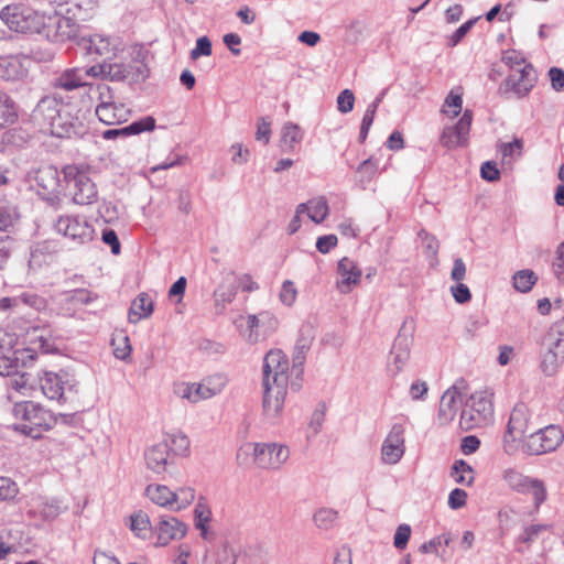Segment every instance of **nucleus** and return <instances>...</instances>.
<instances>
[{"instance_id":"obj_1","label":"nucleus","mask_w":564,"mask_h":564,"mask_svg":"<svg viewBox=\"0 0 564 564\" xmlns=\"http://www.w3.org/2000/svg\"><path fill=\"white\" fill-rule=\"evenodd\" d=\"M12 415L18 421L13 429L32 438H40L54 424L52 413L32 401L14 403Z\"/></svg>"},{"instance_id":"obj_2","label":"nucleus","mask_w":564,"mask_h":564,"mask_svg":"<svg viewBox=\"0 0 564 564\" xmlns=\"http://www.w3.org/2000/svg\"><path fill=\"white\" fill-rule=\"evenodd\" d=\"M0 18L8 28L20 33L42 34L46 14L23 4L6 6Z\"/></svg>"},{"instance_id":"obj_3","label":"nucleus","mask_w":564,"mask_h":564,"mask_svg":"<svg viewBox=\"0 0 564 564\" xmlns=\"http://www.w3.org/2000/svg\"><path fill=\"white\" fill-rule=\"evenodd\" d=\"M413 345V326L405 319L394 338L387 360V372L390 377H397L403 371L410 361Z\"/></svg>"},{"instance_id":"obj_4","label":"nucleus","mask_w":564,"mask_h":564,"mask_svg":"<svg viewBox=\"0 0 564 564\" xmlns=\"http://www.w3.org/2000/svg\"><path fill=\"white\" fill-rule=\"evenodd\" d=\"M64 177L73 185V200L77 205H91L98 199V191L88 171L79 165H66L63 169Z\"/></svg>"},{"instance_id":"obj_5","label":"nucleus","mask_w":564,"mask_h":564,"mask_svg":"<svg viewBox=\"0 0 564 564\" xmlns=\"http://www.w3.org/2000/svg\"><path fill=\"white\" fill-rule=\"evenodd\" d=\"M494 414L492 402L487 392H475L465 403L460 414V424L469 430L481 427L490 422Z\"/></svg>"},{"instance_id":"obj_6","label":"nucleus","mask_w":564,"mask_h":564,"mask_svg":"<svg viewBox=\"0 0 564 564\" xmlns=\"http://www.w3.org/2000/svg\"><path fill=\"white\" fill-rule=\"evenodd\" d=\"M97 297L87 289L65 291L51 297L52 307L50 313L63 317H74L78 310L93 303Z\"/></svg>"},{"instance_id":"obj_7","label":"nucleus","mask_w":564,"mask_h":564,"mask_svg":"<svg viewBox=\"0 0 564 564\" xmlns=\"http://www.w3.org/2000/svg\"><path fill=\"white\" fill-rule=\"evenodd\" d=\"M564 442L561 426L551 424L530 434L523 444L529 455H542L556 451Z\"/></svg>"},{"instance_id":"obj_8","label":"nucleus","mask_w":564,"mask_h":564,"mask_svg":"<svg viewBox=\"0 0 564 564\" xmlns=\"http://www.w3.org/2000/svg\"><path fill=\"white\" fill-rule=\"evenodd\" d=\"M77 45L85 55L105 58L116 57L123 50L118 37L102 33L82 34L77 37Z\"/></svg>"},{"instance_id":"obj_9","label":"nucleus","mask_w":564,"mask_h":564,"mask_svg":"<svg viewBox=\"0 0 564 564\" xmlns=\"http://www.w3.org/2000/svg\"><path fill=\"white\" fill-rule=\"evenodd\" d=\"M290 365L281 349L270 350L263 359V386H289Z\"/></svg>"},{"instance_id":"obj_10","label":"nucleus","mask_w":564,"mask_h":564,"mask_svg":"<svg viewBox=\"0 0 564 564\" xmlns=\"http://www.w3.org/2000/svg\"><path fill=\"white\" fill-rule=\"evenodd\" d=\"M106 80L124 82L139 80L144 78V65L132 57H118V55L106 57Z\"/></svg>"},{"instance_id":"obj_11","label":"nucleus","mask_w":564,"mask_h":564,"mask_svg":"<svg viewBox=\"0 0 564 564\" xmlns=\"http://www.w3.org/2000/svg\"><path fill=\"white\" fill-rule=\"evenodd\" d=\"M290 449L280 443L253 444V459L261 469L278 470L289 459Z\"/></svg>"},{"instance_id":"obj_12","label":"nucleus","mask_w":564,"mask_h":564,"mask_svg":"<svg viewBox=\"0 0 564 564\" xmlns=\"http://www.w3.org/2000/svg\"><path fill=\"white\" fill-rule=\"evenodd\" d=\"M77 32L78 25L74 20L54 12L46 15L41 35L51 42L63 43L76 37Z\"/></svg>"},{"instance_id":"obj_13","label":"nucleus","mask_w":564,"mask_h":564,"mask_svg":"<svg viewBox=\"0 0 564 564\" xmlns=\"http://www.w3.org/2000/svg\"><path fill=\"white\" fill-rule=\"evenodd\" d=\"M530 412L524 403H517L510 414L507 432L503 438V448L510 454L514 451V442L520 440L528 431Z\"/></svg>"},{"instance_id":"obj_14","label":"nucleus","mask_w":564,"mask_h":564,"mask_svg":"<svg viewBox=\"0 0 564 564\" xmlns=\"http://www.w3.org/2000/svg\"><path fill=\"white\" fill-rule=\"evenodd\" d=\"M405 427L394 423L381 445V460L387 465L398 464L405 453Z\"/></svg>"},{"instance_id":"obj_15","label":"nucleus","mask_w":564,"mask_h":564,"mask_svg":"<svg viewBox=\"0 0 564 564\" xmlns=\"http://www.w3.org/2000/svg\"><path fill=\"white\" fill-rule=\"evenodd\" d=\"M289 386H263L262 413L267 421L278 422L283 414Z\"/></svg>"},{"instance_id":"obj_16","label":"nucleus","mask_w":564,"mask_h":564,"mask_svg":"<svg viewBox=\"0 0 564 564\" xmlns=\"http://www.w3.org/2000/svg\"><path fill=\"white\" fill-rule=\"evenodd\" d=\"M58 234L78 242L85 243L93 238L94 229L84 219L75 216L59 217L55 224Z\"/></svg>"},{"instance_id":"obj_17","label":"nucleus","mask_w":564,"mask_h":564,"mask_svg":"<svg viewBox=\"0 0 564 564\" xmlns=\"http://www.w3.org/2000/svg\"><path fill=\"white\" fill-rule=\"evenodd\" d=\"M145 466L156 475H162L174 464L170 447L163 440L149 445L143 453Z\"/></svg>"},{"instance_id":"obj_18","label":"nucleus","mask_w":564,"mask_h":564,"mask_svg":"<svg viewBox=\"0 0 564 564\" xmlns=\"http://www.w3.org/2000/svg\"><path fill=\"white\" fill-rule=\"evenodd\" d=\"M471 111L465 110L456 124L444 128L441 135V143L447 149H455L458 147L466 145L471 127Z\"/></svg>"},{"instance_id":"obj_19","label":"nucleus","mask_w":564,"mask_h":564,"mask_svg":"<svg viewBox=\"0 0 564 564\" xmlns=\"http://www.w3.org/2000/svg\"><path fill=\"white\" fill-rule=\"evenodd\" d=\"M187 525L174 517H161L154 527L155 546H166L186 535Z\"/></svg>"},{"instance_id":"obj_20","label":"nucleus","mask_w":564,"mask_h":564,"mask_svg":"<svg viewBox=\"0 0 564 564\" xmlns=\"http://www.w3.org/2000/svg\"><path fill=\"white\" fill-rule=\"evenodd\" d=\"M39 384L47 399L56 401H62L66 391H70L73 388L67 373H56L53 371H44L39 377Z\"/></svg>"},{"instance_id":"obj_21","label":"nucleus","mask_w":564,"mask_h":564,"mask_svg":"<svg viewBox=\"0 0 564 564\" xmlns=\"http://www.w3.org/2000/svg\"><path fill=\"white\" fill-rule=\"evenodd\" d=\"M362 272L356 262L349 258H343L337 264L336 288L341 294H348L360 282Z\"/></svg>"},{"instance_id":"obj_22","label":"nucleus","mask_w":564,"mask_h":564,"mask_svg":"<svg viewBox=\"0 0 564 564\" xmlns=\"http://www.w3.org/2000/svg\"><path fill=\"white\" fill-rule=\"evenodd\" d=\"M62 108H65V106L56 97L45 96L33 109L31 118L44 131Z\"/></svg>"},{"instance_id":"obj_23","label":"nucleus","mask_w":564,"mask_h":564,"mask_svg":"<svg viewBox=\"0 0 564 564\" xmlns=\"http://www.w3.org/2000/svg\"><path fill=\"white\" fill-rule=\"evenodd\" d=\"M34 181L37 193L45 199H48L51 195H55L58 192L59 173L53 165L39 167L34 173Z\"/></svg>"},{"instance_id":"obj_24","label":"nucleus","mask_w":564,"mask_h":564,"mask_svg":"<svg viewBox=\"0 0 564 564\" xmlns=\"http://www.w3.org/2000/svg\"><path fill=\"white\" fill-rule=\"evenodd\" d=\"M535 74L531 64H524L506 79V85L519 97H524L533 88Z\"/></svg>"},{"instance_id":"obj_25","label":"nucleus","mask_w":564,"mask_h":564,"mask_svg":"<svg viewBox=\"0 0 564 564\" xmlns=\"http://www.w3.org/2000/svg\"><path fill=\"white\" fill-rule=\"evenodd\" d=\"M227 382V378L219 373L207 377L200 382H193L194 403L212 399L221 393Z\"/></svg>"},{"instance_id":"obj_26","label":"nucleus","mask_w":564,"mask_h":564,"mask_svg":"<svg viewBox=\"0 0 564 564\" xmlns=\"http://www.w3.org/2000/svg\"><path fill=\"white\" fill-rule=\"evenodd\" d=\"M247 328L249 330L248 340L257 341L260 335H267L276 327V318L267 311L259 314L248 315L246 318Z\"/></svg>"},{"instance_id":"obj_27","label":"nucleus","mask_w":564,"mask_h":564,"mask_svg":"<svg viewBox=\"0 0 564 564\" xmlns=\"http://www.w3.org/2000/svg\"><path fill=\"white\" fill-rule=\"evenodd\" d=\"M463 403L459 389L455 386L448 388L440 401L438 420L442 424H448L454 420Z\"/></svg>"},{"instance_id":"obj_28","label":"nucleus","mask_w":564,"mask_h":564,"mask_svg":"<svg viewBox=\"0 0 564 564\" xmlns=\"http://www.w3.org/2000/svg\"><path fill=\"white\" fill-rule=\"evenodd\" d=\"M312 341V329L310 327L302 328L294 347L293 366L291 369V373L294 375L296 379H299L303 372L301 367L305 361L306 352L310 350Z\"/></svg>"},{"instance_id":"obj_29","label":"nucleus","mask_w":564,"mask_h":564,"mask_svg":"<svg viewBox=\"0 0 564 564\" xmlns=\"http://www.w3.org/2000/svg\"><path fill=\"white\" fill-rule=\"evenodd\" d=\"M64 509L59 500L39 496L32 498L29 512L51 521L57 518Z\"/></svg>"},{"instance_id":"obj_30","label":"nucleus","mask_w":564,"mask_h":564,"mask_svg":"<svg viewBox=\"0 0 564 564\" xmlns=\"http://www.w3.org/2000/svg\"><path fill=\"white\" fill-rule=\"evenodd\" d=\"M95 113L100 122L111 126L126 122L131 111L123 102L116 99L111 104L106 105L104 109H95Z\"/></svg>"},{"instance_id":"obj_31","label":"nucleus","mask_w":564,"mask_h":564,"mask_svg":"<svg viewBox=\"0 0 564 564\" xmlns=\"http://www.w3.org/2000/svg\"><path fill=\"white\" fill-rule=\"evenodd\" d=\"M155 128V119L151 116L144 117L123 128L109 129L102 132L105 140H112L119 137L135 135L141 132L152 131Z\"/></svg>"},{"instance_id":"obj_32","label":"nucleus","mask_w":564,"mask_h":564,"mask_svg":"<svg viewBox=\"0 0 564 564\" xmlns=\"http://www.w3.org/2000/svg\"><path fill=\"white\" fill-rule=\"evenodd\" d=\"M234 273L229 272L224 276L223 282L214 291V304L217 313H223L226 305L231 303L237 294V286L231 279Z\"/></svg>"},{"instance_id":"obj_33","label":"nucleus","mask_w":564,"mask_h":564,"mask_svg":"<svg viewBox=\"0 0 564 564\" xmlns=\"http://www.w3.org/2000/svg\"><path fill=\"white\" fill-rule=\"evenodd\" d=\"M542 346L545 350L564 356V317L551 325L543 337Z\"/></svg>"},{"instance_id":"obj_34","label":"nucleus","mask_w":564,"mask_h":564,"mask_svg":"<svg viewBox=\"0 0 564 564\" xmlns=\"http://www.w3.org/2000/svg\"><path fill=\"white\" fill-rule=\"evenodd\" d=\"M57 138H70L76 134V128L68 113L64 112V108L57 112V116L50 122L43 131Z\"/></svg>"},{"instance_id":"obj_35","label":"nucleus","mask_w":564,"mask_h":564,"mask_svg":"<svg viewBox=\"0 0 564 564\" xmlns=\"http://www.w3.org/2000/svg\"><path fill=\"white\" fill-rule=\"evenodd\" d=\"M154 308L153 300L148 293H140L131 303L128 319L132 324L139 323L141 319L152 315Z\"/></svg>"},{"instance_id":"obj_36","label":"nucleus","mask_w":564,"mask_h":564,"mask_svg":"<svg viewBox=\"0 0 564 564\" xmlns=\"http://www.w3.org/2000/svg\"><path fill=\"white\" fill-rule=\"evenodd\" d=\"M305 212L312 221L321 224L328 216V203L323 196L312 198L307 203H302L297 206V214Z\"/></svg>"},{"instance_id":"obj_37","label":"nucleus","mask_w":564,"mask_h":564,"mask_svg":"<svg viewBox=\"0 0 564 564\" xmlns=\"http://www.w3.org/2000/svg\"><path fill=\"white\" fill-rule=\"evenodd\" d=\"M210 521L212 510L205 499L199 498L194 509V524L204 540H209L212 536L209 531Z\"/></svg>"},{"instance_id":"obj_38","label":"nucleus","mask_w":564,"mask_h":564,"mask_svg":"<svg viewBox=\"0 0 564 564\" xmlns=\"http://www.w3.org/2000/svg\"><path fill=\"white\" fill-rule=\"evenodd\" d=\"M145 496L155 505L173 509L175 502L174 491L165 485L151 484L145 488Z\"/></svg>"},{"instance_id":"obj_39","label":"nucleus","mask_w":564,"mask_h":564,"mask_svg":"<svg viewBox=\"0 0 564 564\" xmlns=\"http://www.w3.org/2000/svg\"><path fill=\"white\" fill-rule=\"evenodd\" d=\"M86 85L83 68H69L64 70L54 83V86L64 90H74Z\"/></svg>"},{"instance_id":"obj_40","label":"nucleus","mask_w":564,"mask_h":564,"mask_svg":"<svg viewBox=\"0 0 564 564\" xmlns=\"http://www.w3.org/2000/svg\"><path fill=\"white\" fill-rule=\"evenodd\" d=\"M18 296V306L19 312L22 311L24 307H29L33 310L34 312L41 313L45 311H50L51 307H48V301L32 291H23Z\"/></svg>"},{"instance_id":"obj_41","label":"nucleus","mask_w":564,"mask_h":564,"mask_svg":"<svg viewBox=\"0 0 564 564\" xmlns=\"http://www.w3.org/2000/svg\"><path fill=\"white\" fill-rule=\"evenodd\" d=\"M522 150L523 141L517 138L512 142H499L497 144V151L501 155V162L503 165L510 166L522 155Z\"/></svg>"},{"instance_id":"obj_42","label":"nucleus","mask_w":564,"mask_h":564,"mask_svg":"<svg viewBox=\"0 0 564 564\" xmlns=\"http://www.w3.org/2000/svg\"><path fill=\"white\" fill-rule=\"evenodd\" d=\"M130 529L140 539H147L151 532V521L149 516L139 511L130 517Z\"/></svg>"},{"instance_id":"obj_43","label":"nucleus","mask_w":564,"mask_h":564,"mask_svg":"<svg viewBox=\"0 0 564 564\" xmlns=\"http://www.w3.org/2000/svg\"><path fill=\"white\" fill-rule=\"evenodd\" d=\"M451 476L455 482L470 486L474 482V470L465 460H456L452 467Z\"/></svg>"},{"instance_id":"obj_44","label":"nucleus","mask_w":564,"mask_h":564,"mask_svg":"<svg viewBox=\"0 0 564 564\" xmlns=\"http://www.w3.org/2000/svg\"><path fill=\"white\" fill-rule=\"evenodd\" d=\"M15 119L17 111L13 100L6 93H0V129L13 123Z\"/></svg>"},{"instance_id":"obj_45","label":"nucleus","mask_w":564,"mask_h":564,"mask_svg":"<svg viewBox=\"0 0 564 564\" xmlns=\"http://www.w3.org/2000/svg\"><path fill=\"white\" fill-rule=\"evenodd\" d=\"M303 139V131L300 126L293 122H286L282 127L281 130V140L282 143L289 149H294V147L300 143Z\"/></svg>"},{"instance_id":"obj_46","label":"nucleus","mask_w":564,"mask_h":564,"mask_svg":"<svg viewBox=\"0 0 564 564\" xmlns=\"http://www.w3.org/2000/svg\"><path fill=\"white\" fill-rule=\"evenodd\" d=\"M162 440L167 443L172 457L175 455H185L188 452L189 440L185 434H171Z\"/></svg>"},{"instance_id":"obj_47","label":"nucleus","mask_w":564,"mask_h":564,"mask_svg":"<svg viewBox=\"0 0 564 564\" xmlns=\"http://www.w3.org/2000/svg\"><path fill=\"white\" fill-rule=\"evenodd\" d=\"M502 478L510 488L519 492H527L530 478L522 475L520 471L513 468L506 469Z\"/></svg>"},{"instance_id":"obj_48","label":"nucleus","mask_w":564,"mask_h":564,"mask_svg":"<svg viewBox=\"0 0 564 564\" xmlns=\"http://www.w3.org/2000/svg\"><path fill=\"white\" fill-rule=\"evenodd\" d=\"M564 361V356L550 350H545L541 360V369L544 375L554 376Z\"/></svg>"},{"instance_id":"obj_49","label":"nucleus","mask_w":564,"mask_h":564,"mask_svg":"<svg viewBox=\"0 0 564 564\" xmlns=\"http://www.w3.org/2000/svg\"><path fill=\"white\" fill-rule=\"evenodd\" d=\"M538 278L531 270H521L513 275V286L516 290L525 293L535 284Z\"/></svg>"},{"instance_id":"obj_50","label":"nucleus","mask_w":564,"mask_h":564,"mask_svg":"<svg viewBox=\"0 0 564 564\" xmlns=\"http://www.w3.org/2000/svg\"><path fill=\"white\" fill-rule=\"evenodd\" d=\"M420 237L422 238V245L424 248V253L427 259H430L431 265H436L437 263V253L440 243L434 236L429 235L427 232L421 231Z\"/></svg>"},{"instance_id":"obj_51","label":"nucleus","mask_w":564,"mask_h":564,"mask_svg":"<svg viewBox=\"0 0 564 564\" xmlns=\"http://www.w3.org/2000/svg\"><path fill=\"white\" fill-rule=\"evenodd\" d=\"M338 512L330 508H321L314 513V522L321 529H329L337 520Z\"/></svg>"},{"instance_id":"obj_52","label":"nucleus","mask_w":564,"mask_h":564,"mask_svg":"<svg viewBox=\"0 0 564 564\" xmlns=\"http://www.w3.org/2000/svg\"><path fill=\"white\" fill-rule=\"evenodd\" d=\"M175 502L173 510L180 511L188 507L195 499V490L192 487H182L174 491Z\"/></svg>"},{"instance_id":"obj_53","label":"nucleus","mask_w":564,"mask_h":564,"mask_svg":"<svg viewBox=\"0 0 564 564\" xmlns=\"http://www.w3.org/2000/svg\"><path fill=\"white\" fill-rule=\"evenodd\" d=\"M20 215L15 206H0V230L4 231L12 227L19 219Z\"/></svg>"},{"instance_id":"obj_54","label":"nucleus","mask_w":564,"mask_h":564,"mask_svg":"<svg viewBox=\"0 0 564 564\" xmlns=\"http://www.w3.org/2000/svg\"><path fill=\"white\" fill-rule=\"evenodd\" d=\"M326 408L324 404H319L312 413L308 422V434L310 436H316L323 427L325 421Z\"/></svg>"},{"instance_id":"obj_55","label":"nucleus","mask_w":564,"mask_h":564,"mask_svg":"<svg viewBox=\"0 0 564 564\" xmlns=\"http://www.w3.org/2000/svg\"><path fill=\"white\" fill-rule=\"evenodd\" d=\"M113 355L120 360L127 359L131 354L129 338L126 335H119L112 338Z\"/></svg>"},{"instance_id":"obj_56","label":"nucleus","mask_w":564,"mask_h":564,"mask_svg":"<svg viewBox=\"0 0 564 564\" xmlns=\"http://www.w3.org/2000/svg\"><path fill=\"white\" fill-rule=\"evenodd\" d=\"M96 109H104V107L108 104H111L116 100L115 93L112 88L104 83L96 85Z\"/></svg>"},{"instance_id":"obj_57","label":"nucleus","mask_w":564,"mask_h":564,"mask_svg":"<svg viewBox=\"0 0 564 564\" xmlns=\"http://www.w3.org/2000/svg\"><path fill=\"white\" fill-rule=\"evenodd\" d=\"M463 99L460 94L452 90L445 99L443 112L451 117H456L462 111Z\"/></svg>"},{"instance_id":"obj_58","label":"nucleus","mask_w":564,"mask_h":564,"mask_svg":"<svg viewBox=\"0 0 564 564\" xmlns=\"http://www.w3.org/2000/svg\"><path fill=\"white\" fill-rule=\"evenodd\" d=\"M18 492L19 487L11 478L0 476V502L14 499Z\"/></svg>"},{"instance_id":"obj_59","label":"nucleus","mask_w":564,"mask_h":564,"mask_svg":"<svg viewBox=\"0 0 564 564\" xmlns=\"http://www.w3.org/2000/svg\"><path fill=\"white\" fill-rule=\"evenodd\" d=\"M279 297H280V301L285 306H292L295 303L296 297H297V290H296L293 281L285 280L282 283V286H281V290L279 293Z\"/></svg>"},{"instance_id":"obj_60","label":"nucleus","mask_w":564,"mask_h":564,"mask_svg":"<svg viewBox=\"0 0 564 564\" xmlns=\"http://www.w3.org/2000/svg\"><path fill=\"white\" fill-rule=\"evenodd\" d=\"M502 63L509 66L513 72L523 67L524 64H528L523 57V55L516 50H507L502 53L501 56Z\"/></svg>"},{"instance_id":"obj_61","label":"nucleus","mask_w":564,"mask_h":564,"mask_svg":"<svg viewBox=\"0 0 564 564\" xmlns=\"http://www.w3.org/2000/svg\"><path fill=\"white\" fill-rule=\"evenodd\" d=\"M480 19V17H476L474 19L468 20L463 23L451 36H448V46L454 47L460 43V41L466 36V34L471 30L474 24Z\"/></svg>"},{"instance_id":"obj_62","label":"nucleus","mask_w":564,"mask_h":564,"mask_svg":"<svg viewBox=\"0 0 564 564\" xmlns=\"http://www.w3.org/2000/svg\"><path fill=\"white\" fill-rule=\"evenodd\" d=\"M527 492H530L533 496L536 507L543 503L546 499V489L541 480L530 478Z\"/></svg>"},{"instance_id":"obj_63","label":"nucleus","mask_w":564,"mask_h":564,"mask_svg":"<svg viewBox=\"0 0 564 564\" xmlns=\"http://www.w3.org/2000/svg\"><path fill=\"white\" fill-rule=\"evenodd\" d=\"M212 55V42L207 36H200L196 40L195 47L191 51V58L198 59L200 56Z\"/></svg>"},{"instance_id":"obj_64","label":"nucleus","mask_w":564,"mask_h":564,"mask_svg":"<svg viewBox=\"0 0 564 564\" xmlns=\"http://www.w3.org/2000/svg\"><path fill=\"white\" fill-rule=\"evenodd\" d=\"M411 536V527L409 524H400L393 536V545L398 550H404L409 543Z\"/></svg>"}]
</instances>
